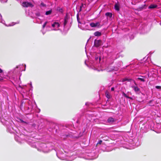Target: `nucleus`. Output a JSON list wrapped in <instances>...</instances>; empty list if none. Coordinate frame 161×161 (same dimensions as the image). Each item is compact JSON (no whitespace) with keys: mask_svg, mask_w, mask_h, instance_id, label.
I'll list each match as a JSON object with an SVG mask.
<instances>
[{"mask_svg":"<svg viewBox=\"0 0 161 161\" xmlns=\"http://www.w3.org/2000/svg\"><path fill=\"white\" fill-rule=\"evenodd\" d=\"M22 6L24 7L27 8L30 7L32 8L34 7L33 5L31 3L27 2H23L22 4Z\"/></svg>","mask_w":161,"mask_h":161,"instance_id":"f257e3e1","label":"nucleus"},{"mask_svg":"<svg viewBox=\"0 0 161 161\" xmlns=\"http://www.w3.org/2000/svg\"><path fill=\"white\" fill-rule=\"evenodd\" d=\"M102 45V41L100 40H95L94 41V46L96 47H98Z\"/></svg>","mask_w":161,"mask_h":161,"instance_id":"f03ea898","label":"nucleus"},{"mask_svg":"<svg viewBox=\"0 0 161 161\" xmlns=\"http://www.w3.org/2000/svg\"><path fill=\"white\" fill-rule=\"evenodd\" d=\"M90 25L92 27H100L101 26L100 25V23L99 22H96V23H90Z\"/></svg>","mask_w":161,"mask_h":161,"instance_id":"7ed1b4c3","label":"nucleus"},{"mask_svg":"<svg viewBox=\"0 0 161 161\" xmlns=\"http://www.w3.org/2000/svg\"><path fill=\"white\" fill-rule=\"evenodd\" d=\"M68 17L67 14H66L64 19V26H65L66 24L68 22Z\"/></svg>","mask_w":161,"mask_h":161,"instance_id":"20e7f679","label":"nucleus"},{"mask_svg":"<svg viewBox=\"0 0 161 161\" xmlns=\"http://www.w3.org/2000/svg\"><path fill=\"white\" fill-rule=\"evenodd\" d=\"M131 80L133 81V82L134 83L136 84L135 83V81L134 80H132L131 79H128V78H124V79H123L122 81V82H124V81H131Z\"/></svg>","mask_w":161,"mask_h":161,"instance_id":"39448f33","label":"nucleus"},{"mask_svg":"<svg viewBox=\"0 0 161 161\" xmlns=\"http://www.w3.org/2000/svg\"><path fill=\"white\" fill-rule=\"evenodd\" d=\"M94 35L96 36H100L101 35V33L98 31H97L94 33Z\"/></svg>","mask_w":161,"mask_h":161,"instance_id":"423d86ee","label":"nucleus"},{"mask_svg":"<svg viewBox=\"0 0 161 161\" xmlns=\"http://www.w3.org/2000/svg\"><path fill=\"white\" fill-rule=\"evenodd\" d=\"M134 88V90L136 92H138L140 91L139 89L137 86H133L132 87Z\"/></svg>","mask_w":161,"mask_h":161,"instance_id":"0eeeda50","label":"nucleus"},{"mask_svg":"<svg viewBox=\"0 0 161 161\" xmlns=\"http://www.w3.org/2000/svg\"><path fill=\"white\" fill-rule=\"evenodd\" d=\"M105 15L107 16H108L110 18H111L112 16V14L111 13L107 12L105 14Z\"/></svg>","mask_w":161,"mask_h":161,"instance_id":"6e6552de","label":"nucleus"},{"mask_svg":"<svg viewBox=\"0 0 161 161\" xmlns=\"http://www.w3.org/2000/svg\"><path fill=\"white\" fill-rule=\"evenodd\" d=\"M137 80H140L141 81L144 82L145 81V79L143 77H138L137 78Z\"/></svg>","mask_w":161,"mask_h":161,"instance_id":"1a4fd4ad","label":"nucleus"},{"mask_svg":"<svg viewBox=\"0 0 161 161\" xmlns=\"http://www.w3.org/2000/svg\"><path fill=\"white\" fill-rule=\"evenodd\" d=\"M108 122H110L114 121V119L112 117L109 118L108 119Z\"/></svg>","mask_w":161,"mask_h":161,"instance_id":"9d476101","label":"nucleus"},{"mask_svg":"<svg viewBox=\"0 0 161 161\" xmlns=\"http://www.w3.org/2000/svg\"><path fill=\"white\" fill-rule=\"evenodd\" d=\"M114 8L117 11H119V6L117 4L115 5Z\"/></svg>","mask_w":161,"mask_h":161,"instance_id":"9b49d317","label":"nucleus"},{"mask_svg":"<svg viewBox=\"0 0 161 161\" xmlns=\"http://www.w3.org/2000/svg\"><path fill=\"white\" fill-rule=\"evenodd\" d=\"M52 12V10L51 9L47 11L46 12L45 14L46 15H49L51 14Z\"/></svg>","mask_w":161,"mask_h":161,"instance_id":"f8f14e48","label":"nucleus"},{"mask_svg":"<svg viewBox=\"0 0 161 161\" xmlns=\"http://www.w3.org/2000/svg\"><path fill=\"white\" fill-rule=\"evenodd\" d=\"M105 95H106V97H107V98H108V99H109L110 98V94L107 92H106Z\"/></svg>","mask_w":161,"mask_h":161,"instance_id":"ddd939ff","label":"nucleus"},{"mask_svg":"<svg viewBox=\"0 0 161 161\" xmlns=\"http://www.w3.org/2000/svg\"><path fill=\"white\" fill-rule=\"evenodd\" d=\"M56 25H57L58 26H59V24L58 23L55 22L52 25V26L53 27H55Z\"/></svg>","mask_w":161,"mask_h":161,"instance_id":"4468645a","label":"nucleus"},{"mask_svg":"<svg viewBox=\"0 0 161 161\" xmlns=\"http://www.w3.org/2000/svg\"><path fill=\"white\" fill-rule=\"evenodd\" d=\"M144 7H145V5H144V6H142V7H139V8H137V10L139 11H141L144 8Z\"/></svg>","mask_w":161,"mask_h":161,"instance_id":"2eb2a0df","label":"nucleus"},{"mask_svg":"<svg viewBox=\"0 0 161 161\" xmlns=\"http://www.w3.org/2000/svg\"><path fill=\"white\" fill-rule=\"evenodd\" d=\"M157 7V5L156 4H152V9L156 8Z\"/></svg>","mask_w":161,"mask_h":161,"instance_id":"dca6fc26","label":"nucleus"},{"mask_svg":"<svg viewBox=\"0 0 161 161\" xmlns=\"http://www.w3.org/2000/svg\"><path fill=\"white\" fill-rule=\"evenodd\" d=\"M24 104H25V103H24V102L22 101L21 102V104L20 105L21 108L23 107L24 106Z\"/></svg>","mask_w":161,"mask_h":161,"instance_id":"f3484780","label":"nucleus"},{"mask_svg":"<svg viewBox=\"0 0 161 161\" xmlns=\"http://www.w3.org/2000/svg\"><path fill=\"white\" fill-rule=\"evenodd\" d=\"M47 22L46 21V22H45L43 24V28H45V27L46 25V24H47Z\"/></svg>","mask_w":161,"mask_h":161,"instance_id":"a211bd4d","label":"nucleus"},{"mask_svg":"<svg viewBox=\"0 0 161 161\" xmlns=\"http://www.w3.org/2000/svg\"><path fill=\"white\" fill-rule=\"evenodd\" d=\"M155 88L159 89H161V86H155Z\"/></svg>","mask_w":161,"mask_h":161,"instance_id":"6ab92c4d","label":"nucleus"},{"mask_svg":"<svg viewBox=\"0 0 161 161\" xmlns=\"http://www.w3.org/2000/svg\"><path fill=\"white\" fill-rule=\"evenodd\" d=\"M123 95L125 96V97H126V98H128V96H127L126 95V94H125L124 92H123Z\"/></svg>","mask_w":161,"mask_h":161,"instance_id":"aec40b11","label":"nucleus"},{"mask_svg":"<svg viewBox=\"0 0 161 161\" xmlns=\"http://www.w3.org/2000/svg\"><path fill=\"white\" fill-rule=\"evenodd\" d=\"M102 141L101 140H100L99 141V142L97 143V144H101V143H102Z\"/></svg>","mask_w":161,"mask_h":161,"instance_id":"412c9836","label":"nucleus"},{"mask_svg":"<svg viewBox=\"0 0 161 161\" xmlns=\"http://www.w3.org/2000/svg\"><path fill=\"white\" fill-rule=\"evenodd\" d=\"M20 121L21 122H22V123H26V124H27V122L24 121L23 120H22V119H20Z\"/></svg>","mask_w":161,"mask_h":161,"instance_id":"4be33fe9","label":"nucleus"},{"mask_svg":"<svg viewBox=\"0 0 161 161\" xmlns=\"http://www.w3.org/2000/svg\"><path fill=\"white\" fill-rule=\"evenodd\" d=\"M60 12L62 13L63 12V10L62 8H60L58 10Z\"/></svg>","mask_w":161,"mask_h":161,"instance_id":"5701e85b","label":"nucleus"},{"mask_svg":"<svg viewBox=\"0 0 161 161\" xmlns=\"http://www.w3.org/2000/svg\"><path fill=\"white\" fill-rule=\"evenodd\" d=\"M36 15L37 16H40V14L39 13H36Z\"/></svg>","mask_w":161,"mask_h":161,"instance_id":"b1692460","label":"nucleus"},{"mask_svg":"<svg viewBox=\"0 0 161 161\" xmlns=\"http://www.w3.org/2000/svg\"><path fill=\"white\" fill-rule=\"evenodd\" d=\"M79 17V16L78 15H77V19L78 20V17ZM78 23H80V21H78Z\"/></svg>","mask_w":161,"mask_h":161,"instance_id":"393cba45","label":"nucleus"},{"mask_svg":"<svg viewBox=\"0 0 161 161\" xmlns=\"http://www.w3.org/2000/svg\"><path fill=\"white\" fill-rule=\"evenodd\" d=\"M114 87H112L111 88V90L112 91H114Z\"/></svg>","mask_w":161,"mask_h":161,"instance_id":"a878e982","label":"nucleus"},{"mask_svg":"<svg viewBox=\"0 0 161 161\" xmlns=\"http://www.w3.org/2000/svg\"><path fill=\"white\" fill-rule=\"evenodd\" d=\"M3 72V70L0 68V73H2Z\"/></svg>","mask_w":161,"mask_h":161,"instance_id":"bb28decb","label":"nucleus"},{"mask_svg":"<svg viewBox=\"0 0 161 161\" xmlns=\"http://www.w3.org/2000/svg\"><path fill=\"white\" fill-rule=\"evenodd\" d=\"M127 98H129V99H131V100H132V99H132V97H129V96H128V97Z\"/></svg>","mask_w":161,"mask_h":161,"instance_id":"cd10ccee","label":"nucleus"},{"mask_svg":"<svg viewBox=\"0 0 161 161\" xmlns=\"http://www.w3.org/2000/svg\"><path fill=\"white\" fill-rule=\"evenodd\" d=\"M151 5H149L148 7V8H150V9H151Z\"/></svg>","mask_w":161,"mask_h":161,"instance_id":"c85d7f7f","label":"nucleus"},{"mask_svg":"<svg viewBox=\"0 0 161 161\" xmlns=\"http://www.w3.org/2000/svg\"><path fill=\"white\" fill-rule=\"evenodd\" d=\"M3 80V79L2 78H0V81H1Z\"/></svg>","mask_w":161,"mask_h":161,"instance_id":"c756f323","label":"nucleus"},{"mask_svg":"<svg viewBox=\"0 0 161 161\" xmlns=\"http://www.w3.org/2000/svg\"><path fill=\"white\" fill-rule=\"evenodd\" d=\"M81 7H82V6L80 7V11L81 10Z\"/></svg>","mask_w":161,"mask_h":161,"instance_id":"7c9ffc66","label":"nucleus"},{"mask_svg":"<svg viewBox=\"0 0 161 161\" xmlns=\"http://www.w3.org/2000/svg\"><path fill=\"white\" fill-rule=\"evenodd\" d=\"M35 124H33V126H35Z\"/></svg>","mask_w":161,"mask_h":161,"instance_id":"2f4dec72","label":"nucleus"}]
</instances>
